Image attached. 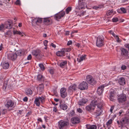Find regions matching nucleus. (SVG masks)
<instances>
[{"label": "nucleus", "instance_id": "1", "mask_svg": "<svg viewBox=\"0 0 129 129\" xmlns=\"http://www.w3.org/2000/svg\"><path fill=\"white\" fill-rule=\"evenodd\" d=\"M69 125V120L68 118L60 120L58 122V129H66Z\"/></svg>", "mask_w": 129, "mask_h": 129}, {"label": "nucleus", "instance_id": "2", "mask_svg": "<svg viewBox=\"0 0 129 129\" xmlns=\"http://www.w3.org/2000/svg\"><path fill=\"white\" fill-rule=\"evenodd\" d=\"M117 101L119 104L124 103L126 101L127 98L125 94L121 93L117 96Z\"/></svg>", "mask_w": 129, "mask_h": 129}, {"label": "nucleus", "instance_id": "3", "mask_svg": "<svg viewBox=\"0 0 129 129\" xmlns=\"http://www.w3.org/2000/svg\"><path fill=\"white\" fill-rule=\"evenodd\" d=\"M104 37L102 36H98L97 38L96 45L97 46L100 47L104 45Z\"/></svg>", "mask_w": 129, "mask_h": 129}, {"label": "nucleus", "instance_id": "4", "mask_svg": "<svg viewBox=\"0 0 129 129\" xmlns=\"http://www.w3.org/2000/svg\"><path fill=\"white\" fill-rule=\"evenodd\" d=\"M45 97L44 96H42L41 97H39L38 98H36L35 101V104L36 106L38 107H39L40 104V103H43L45 102Z\"/></svg>", "mask_w": 129, "mask_h": 129}, {"label": "nucleus", "instance_id": "5", "mask_svg": "<svg viewBox=\"0 0 129 129\" xmlns=\"http://www.w3.org/2000/svg\"><path fill=\"white\" fill-rule=\"evenodd\" d=\"M102 104L101 103H98V104H97V103H96V106H97V108L95 111V113L96 116H99L102 113Z\"/></svg>", "mask_w": 129, "mask_h": 129}, {"label": "nucleus", "instance_id": "6", "mask_svg": "<svg viewBox=\"0 0 129 129\" xmlns=\"http://www.w3.org/2000/svg\"><path fill=\"white\" fill-rule=\"evenodd\" d=\"M86 81L92 85L95 84L96 82L92 76L90 75H87L86 77Z\"/></svg>", "mask_w": 129, "mask_h": 129}, {"label": "nucleus", "instance_id": "7", "mask_svg": "<svg viewBox=\"0 0 129 129\" xmlns=\"http://www.w3.org/2000/svg\"><path fill=\"white\" fill-rule=\"evenodd\" d=\"M96 102L93 101L90 103V105L87 106L86 107V110L88 111L94 110L96 105Z\"/></svg>", "mask_w": 129, "mask_h": 129}, {"label": "nucleus", "instance_id": "8", "mask_svg": "<svg viewBox=\"0 0 129 129\" xmlns=\"http://www.w3.org/2000/svg\"><path fill=\"white\" fill-rule=\"evenodd\" d=\"M88 84L85 82L83 81L79 85L78 88L81 90L86 89L88 88Z\"/></svg>", "mask_w": 129, "mask_h": 129}, {"label": "nucleus", "instance_id": "9", "mask_svg": "<svg viewBox=\"0 0 129 129\" xmlns=\"http://www.w3.org/2000/svg\"><path fill=\"white\" fill-rule=\"evenodd\" d=\"M65 14L64 11H62L58 13L55 14L54 16V18L55 19L58 20L60 19L61 18L63 17Z\"/></svg>", "mask_w": 129, "mask_h": 129}, {"label": "nucleus", "instance_id": "10", "mask_svg": "<svg viewBox=\"0 0 129 129\" xmlns=\"http://www.w3.org/2000/svg\"><path fill=\"white\" fill-rule=\"evenodd\" d=\"M85 0H79L78 5L76 7V9L80 10L83 8L85 6Z\"/></svg>", "mask_w": 129, "mask_h": 129}, {"label": "nucleus", "instance_id": "11", "mask_svg": "<svg viewBox=\"0 0 129 129\" xmlns=\"http://www.w3.org/2000/svg\"><path fill=\"white\" fill-rule=\"evenodd\" d=\"M17 56L16 54L13 53H9L7 54V58L9 59L13 60L16 59Z\"/></svg>", "mask_w": 129, "mask_h": 129}, {"label": "nucleus", "instance_id": "12", "mask_svg": "<svg viewBox=\"0 0 129 129\" xmlns=\"http://www.w3.org/2000/svg\"><path fill=\"white\" fill-rule=\"evenodd\" d=\"M13 21L9 19L7 21H6L4 24L6 28L10 29L12 28V24Z\"/></svg>", "mask_w": 129, "mask_h": 129}, {"label": "nucleus", "instance_id": "13", "mask_svg": "<svg viewBox=\"0 0 129 129\" xmlns=\"http://www.w3.org/2000/svg\"><path fill=\"white\" fill-rule=\"evenodd\" d=\"M121 51V55L124 57H126V59H128V57H127L128 55V52L127 50L123 48H121L120 49Z\"/></svg>", "mask_w": 129, "mask_h": 129}, {"label": "nucleus", "instance_id": "14", "mask_svg": "<svg viewBox=\"0 0 129 129\" xmlns=\"http://www.w3.org/2000/svg\"><path fill=\"white\" fill-rule=\"evenodd\" d=\"M32 54L37 58H40L41 56V51L39 50H34L32 52Z\"/></svg>", "mask_w": 129, "mask_h": 129}, {"label": "nucleus", "instance_id": "15", "mask_svg": "<svg viewBox=\"0 0 129 129\" xmlns=\"http://www.w3.org/2000/svg\"><path fill=\"white\" fill-rule=\"evenodd\" d=\"M60 94L62 98H65L67 95L66 89L64 87L61 88L60 90Z\"/></svg>", "mask_w": 129, "mask_h": 129}, {"label": "nucleus", "instance_id": "16", "mask_svg": "<svg viewBox=\"0 0 129 129\" xmlns=\"http://www.w3.org/2000/svg\"><path fill=\"white\" fill-rule=\"evenodd\" d=\"M106 86V85L104 84L99 87L97 90V92L98 94L99 95L102 94L104 90V87Z\"/></svg>", "mask_w": 129, "mask_h": 129}, {"label": "nucleus", "instance_id": "17", "mask_svg": "<svg viewBox=\"0 0 129 129\" xmlns=\"http://www.w3.org/2000/svg\"><path fill=\"white\" fill-rule=\"evenodd\" d=\"M14 102L12 100H8L5 105V106L8 109L10 107H13L14 105Z\"/></svg>", "mask_w": 129, "mask_h": 129}, {"label": "nucleus", "instance_id": "18", "mask_svg": "<svg viewBox=\"0 0 129 129\" xmlns=\"http://www.w3.org/2000/svg\"><path fill=\"white\" fill-rule=\"evenodd\" d=\"M43 22L47 25H49L51 24L52 21L51 18H44Z\"/></svg>", "mask_w": 129, "mask_h": 129}, {"label": "nucleus", "instance_id": "19", "mask_svg": "<svg viewBox=\"0 0 129 129\" xmlns=\"http://www.w3.org/2000/svg\"><path fill=\"white\" fill-rule=\"evenodd\" d=\"M72 123L73 124H76L80 122L79 118L77 117H75L71 119Z\"/></svg>", "mask_w": 129, "mask_h": 129}, {"label": "nucleus", "instance_id": "20", "mask_svg": "<svg viewBox=\"0 0 129 129\" xmlns=\"http://www.w3.org/2000/svg\"><path fill=\"white\" fill-rule=\"evenodd\" d=\"M88 101L87 99H82L80 100L78 102V104L80 106H82L85 104Z\"/></svg>", "mask_w": 129, "mask_h": 129}, {"label": "nucleus", "instance_id": "21", "mask_svg": "<svg viewBox=\"0 0 129 129\" xmlns=\"http://www.w3.org/2000/svg\"><path fill=\"white\" fill-rule=\"evenodd\" d=\"M115 95L114 91H111L108 95V98L110 101H113L114 99Z\"/></svg>", "mask_w": 129, "mask_h": 129}, {"label": "nucleus", "instance_id": "22", "mask_svg": "<svg viewBox=\"0 0 129 129\" xmlns=\"http://www.w3.org/2000/svg\"><path fill=\"white\" fill-rule=\"evenodd\" d=\"M56 55L58 56H64L65 55V52L63 51V49L60 51H58L56 53Z\"/></svg>", "mask_w": 129, "mask_h": 129}, {"label": "nucleus", "instance_id": "23", "mask_svg": "<svg viewBox=\"0 0 129 129\" xmlns=\"http://www.w3.org/2000/svg\"><path fill=\"white\" fill-rule=\"evenodd\" d=\"M13 32L14 35L18 34L21 35L22 37L24 35H25V36H26L25 33L23 32H21L19 31L15 30H14Z\"/></svg>", "mask_w": 129, "mask_h": 129}, {"label": "nucleus", "instance_id": "24", "mask_svg": "<svg viewBox=\"0 0 129 129\" xmlns=\"http://www.w3.org/2000/svg\"><path fill=\"white\" fill-rule=\"evenodd\" d=\"M118 82L119 84L121 85H123L125 84V81L124 78L123 77H121L118 79Z\"/></svg>", "mask_w": 129, "mask_h": 129}, {"label": "nucleus", "instance_id": "25", "mask_svg": "<svg viewBox=\"0 0 129 129\" xmlns=\"http://www.w3.org/2000/svg\"><path fill=\"white\" fill-rule=\"evenodd\" d=\"M87 129H96L97 126L96 125H86Z\"/></svg>", "mask_w": 129, "mask_h": 129}, {"label": "nucleus", "instance_id": "26", "mask_svg": "<svg viewBox=\"0 0 129 129\" xmlns=\"http://www.w3.org/2000/svg\"><path fill=\"white\" fill-rule=\"evenodd\" d=\"M59 107L60 109L63 110H66L68 108L67 105L64 104H61L60 103L59 105Z\"/></svg>", "mask_w": 129, "mask_h": 129}, {"label": "nucleus", "instance_id": "27", "mask_svg": "<svg viewBox=\"0 0 129 129\" xmlns=\"http://www.w3.org/2000/svg\"><path fill=\"white\" fill-rule=\"evenodd\" d=\"M2 64L4 69H7L9 67V63L7 62H3Z\"/></svg>", "mask_w": 129, "mask_h": 129}, {"label": "nucleus", "instance_id": "28", "mask_svg": "<svg viewBox=\"0 0 129 129\" xmlns=\"http://www.w3.org/2000/svg\"><path fill=\"white\" fill-rule=\"evenodd\" d=\"M128 122V119H127L126 117H125L124 119H123L122 121H120V124L121 125H123L127 123Z\"/></svg>", "mask_w": 129, "mask_h": 129}, {"label": "nucleus", "instance_id": "29", "mask_svg": "<svg viewBox=\"0 0 129 129\" xmlns=\"http://www.w3.org/2000/svg\"><path fill=\"white\" fill-rule=\"evenodd\" d=\"M44 89V87L43 84H40L37 87V90L38 91L40 92H42Z\"/></svg>", "mask_w": 129, "mask_h": 129}, {"label": "nucleus", "instance_id": "30", "mask_svg": "<svg viewBox=\"0 0 129 129\" xmlns=\"http://www.w3.org/2000/svg\"><path fill=\"white\" fill-rule=\"evenodd\" d=\"M86 56L85 55H82V56L80 57L79 58H77V61L78 62H80L83 60H84L86 59Z\"/></svg>", "mask_w": 129, "mask_h": 129}, {"label": "nucleus", "instance_id": "31", "mask_svg": "<svg viewBox=\"0 0 129 129\" xmlns=\"http://www.w3.org/2000/svg\"><path fill=\"white\" fill-rule=\"evenodd\" d=\"M67 61H62L60 63L59 66L61 68H63L67 65Z\"/></svg>", "mask_w": 129, "mask_h": 129}, {"label": "nucleus", "instance_id": "32", "mask_svg": "<svg viewBox=\"0 0 129 129\" xmlns=\"http://www.w3.org/2000/svg\"><path fill=\"white\" fill-rule=\"evenodd\" d=\"M118 13H126V9L124 8H120V9H119L117 10Z\"/></svg>", "mask_w": 129, "mask_h": 129}, {"label": "nucleus", "instance_id": "33", "mask_svg": "<svg viewBox=\"0 0 129 129\" xmlns=\"http://www.w3.org/2000/svg\"><path fill=\"white\" fill-rule=\"evenodd\" d=\"M17 55L19 56H22L24 54V52L23 50H18L17 52Z\"/></svg>", "mask_w": 129, "mask_h": 129}, {"label": "nucleus", "instance_id": "34", "mask_svg": "<svg viewBox=\"0 0 129 129\" xmlns=\"http://www.w3.org/2000/svg\"><path fill=\"white\" fill-rule=\"evenodd\" d=\"M77 87L76 85L74 84L70 86L69 87V89L71 90H75L76 89Z\"/></svg>", "mask_w": 129, "mask_h": 129}, {"label": "nucleus", "instance_id": "35", "mask_svg": "<svg viewBox=\"0 0 129 129\" xmlns=\"http://www.w3.org/2000/svg\"><path fill=\"white\" fill-rule=\"evenodd\" d=\"M26 92L27 95H30L32 94V91L30 89H27L26 90Z\"/></svg>", "mask_w": 129, "mask_h": 129}, {"label": "nucleus", "instance_id": "36", "mask_svg": "<svg viewBox=\"0 0 129 129\" xmlns=\"http://www.w3.org/2000/svg\"><path fill=\"white\" fill-rule=\"evenodd\" d=\"M44 77L43 76L40 74L38 75L37 76V79L39 81H42L44 80Z\"/></svg>", "mask_w": 129, "mask_h": 129}, {"label": "nucleus", "instance_id": "37", "mask_svg": "<svg viewBox=\"0 0 129 129\" xmlns=\"http://www.w3.org/2000/svg\"><path fill=\"white\" fill-rule=\"evenodd\" d=\"M37 25H38L39 23H41L42 22V18H36Z\"/></svg>", "mask_w": 129, "mask_h": 129}, {"label": "nucleus", "instance_id": "38", "mask_svg": "<svg viewBox=\"0 0 129 129\" xmlns=\"http://www.w3.org/2000/svg\"><path fill=\"white\" fill-rule=\"evenodd\" d=\"M72 8L71 7H68L66 10V12L67 14H68L71 11Z\"/></svg>", "mask_w": 129, "mask_h": 129}, {"label": "nucleus", "instance_id": "39", "mask_svg": "<svg viewBox=\"0 0 129 129\" xmlns=\"http://www.w3.org/2000/svg\"><path fill=\"white\" fill-rule=\"evenodd\" d=\"M112 120L111 119H109L107 122L106 125L108 127L112 123Z\"/></svg>", "mask_w": 129, "mask_h": 129}, {"label": "nucleus", "instance_id": "40", "mask_svg": "<svg viewBox=\"0 0 129 129\" xmlns=\"http://www.w3.org/2000/svg\"><path fill=\"white\" fill-rule=\"evenodd\" d=\"M113 12V11L112 10H109L107 12L106 14L107 16H109L111 15Z\"/></svg>", "mask_w": 129, "mask_h": 129}, {"label": "nucleus", "instance_id": "41", "mask_svg": "<svg viewBox=\"0 0 129 129\" xmlns=\"http://www.w3.org/2000/svg\"><path fill=\"white\" fill-rule=\"evenodd\" d=\"M48 71L51 74H53L54 72V69L52 68H50L49 69Z\"/></svg>", "mask_w": 129, "mask_h": 129}, {"label": "nucleus", "instance_id": "42", "mask_svg": "<svg viewBox=\"0 0 129 129\" xmlns=\"http://www.w3.org/2000/svg\"><path fill=\"white\" fill-rule=\"evenodd\" d=\"M36 18H34L32 20V24L33 25L34 24H36L37 25Z\"/></svg>", "mask_w": 129, "mask_h": 129}, {"label": "nucleus", "instance_id": "43", "mask_svg": "<svg viewBox=\"0 0 129 129\" xmlns=\"http://www.w3.org/2000/svg\"><path fill=\"white\" fill-rule=\"evenodd\" d=\"M39 66L42 70L43 71L45 69V67L43 64L42 63L39 64Z\"/></svg>", "mask_w": 129, "mask_h": 129}, {"label": "nucleus", "instance_id": "44", "mask_svg": "<svg viewBox=\"0 0 129 129\" xmlns=\"http://www.w3.org/2000/svg\"><path fill=\"white\" fill-rule=\"evenodd\" d=\"M85 13V12L84 11H83L82 12H81L80 13H78L77 15L81 17L83 15H84V14Z\"/></svg>", "mask_w": 129, "mask_h": 129}, {"label": "nucleus", "instance_id": "45", "mask_svg": "<svg viewBox=\"0 0 129 129\" xmlns=\"http://www.w3.org/2000/svg\"><path fill=\"white\" fill-rule=\"evenodd\" d=\"M75 114V112L73 110L69 112V115L70 116H73Z\"/></svg>", "mask_w": 129, "mask_h": 129}, {"label": "nucleus", "instance_id": "46", "mask_svg": "<svg viewBox=\"0 0 129 129\" xmlns=\"http://www.w3.org/2000/svg\"><path fill=\"white\" fill-rule=\"evenodd\" d=\"M63 49V51H64L65 52H70V51L71 50V49L70 48H64Z\"/></svg>", "mask_w": 129, "mask_h": 129}, {"label": "nucleus", "instance_id": "47", "mask_svg": "<svg viewBox=\"0 0 129 129\" xmlns=\"http://www.w3.org/2000/svg\"><path fill=\"white\" fill-rule=\"evenodd\" d=\"M5 25L2 24L0 25V31H2L3 30L4 28Z\"/></svg>", "mask_w": 129, "mask_h": 129}, {"label": "nucleus", "instance_id": "48", "mask_svg": "<svg viewBox=\"0 0 129 129\" xmlns=\"http://www.w3.org/2000/svg\"><path fill=\"white\" fill-rule=\"evenodd\" d=\"M115 38L117 42H121V40H120L119 39V37H118L117 35L116 36Z\"/></svg>", "mask_w": 129, "mask_h": 129}, {"label": "nucleus", "instance_id": "49", "mask_svg": "<svg viewBox=\"0 0 129 129\" xmlns=\"http://www.w3.org/2000/svg\"><path fill=\"white\" fill-rule=\"evenodd\" d=\"M118 20V19L116 17L115 18H113L112 19V21L113 22H116Z\"/></svg>", "mask_w": 129, "mask_h": 129}, {"label": "nucleus", "instance_id": "50", "mask_svg": "<svg viewBox=\"0 0 129 129\" xmlns=\"http://www.w3.org/2000/svg\"><path fill=\"white\" fill-rule=\"evenodd\" d=\"M48 42V41L47 40H45L43 42V43L44 44V45L45 46H47V43Z\"/></svg>", "mask_w": 129, "mask_h": 129}, {"label": "nucleus", "instance_id": "51", "mask_svg": "<svg viewBox=\"0 0 129 129\" xmlns=\"http://www.w3.org/2000/svg\"><path fill=\"white\" fill-rule=\"evenodd\" d=\"M77 112L80 113H81L82 112V110L80 108H77Z\"/></svg>", "mask_w": 129, "mask_h": 129}, {"label": "nucleus", "instance_id": "52", "mask_svg": "<svg viewBox=\"0 0 129 129\" xmlns=\"http://www.w3.org/2000/svg\"><path fill=\"white\" fill-rule=\"evenodd\" d=\"M15 4L16 5H20V1L19 0H17L15 2Z\"/></svg>", "mask_w": 129, "mask_h": 129}, {"label": "nucleus", "instance_id": "53", "mask_svg": "<svg viewBox=\"0 0 129 129\" xmlns=\"http://www.w3.org/2000/svg\"><path fill=\"white\" fill-rule=\"evenodd\" d=\"M53 110L55 112H57V111L58 110L56 107L55 106V107H54L53 108Z\"/></svg>", "mask_w": 129, "mask_h": 129}, {"label": "nucleus", "instance_id": "54", "mask_svg": "<svg viewBox=\"0 0 129 129\" xmlns=\"http://www.w3.org/2000/svg\"><path fill=\"white\" fill-rule=\"evenodd\" d=\"M7 112L6 110V109H3L2 111V113L3 114H4Z\"/></svg>", "mask_w": 129, "mask_h": 129}, {"label": "nucleus", "instance_id": "55", "mask_svg": "<svg viewBox=\"0 0 129 129\" xmlns=\"http://www.w3.org/2000/svg\"><path fill=\"white\" fill-rule=\"evenodd\" d=\"M121 69L122 70H124L126 68V67L125 65H122L121 67Z\"/></svg>", "mask_w": 129, "mask_h": 129}, {"label": "nucleus", "instance_id": "56", "mask_svg": "<svg viewBox=\"0 0 129 129\" xmlns=\"http://www.w3.org/2000/svg\"><path fill=\"white\" fill-rule=\"evenodd\" d=\"M32 58L31 55L30 54H29L27 57V59L28 60H30Z\"/></svg>", "mask_w": 129, "mask_h": 129}, {"label": "nucleus", "instance_id": "57", "mask_svg": "<svg viewBox=\"0 0 129 129\" xmlns=\"http://www.w3.org/2000/svg\"><path fill=\"white\" fill-rule=\"evenodd\" d=\"M28 98L27 97H25L23 99V100L24 102H26L27 101Z\"/></svg>", "mask_w": 129, "mask_h": 129}, {"label": "nucleus", "instance_id": "58", "mask_svg": "<svg viewBox=\"0 0 129 129\" xmlns=\"http://www.w3.org/2000/svg\"><path fill=\"white\" fill-rule=\"evenodd\" d=\"M32 112L31 111H29L28 112L26 116L28 117L31 114Z\"/></svg>", "mask_w": 129, "mask_h": 129}, {"label": "nucleus", "instance_id": "59", "mask_svg": "<svg viewBox=\"0 0 129 129\" xmlns=\"http://www.w3.org/2000/svg\"><path fill=\"white\" fill-rule=\"evenodd\" d=\"M72 41H68L67 45H71L72 44Z\"/></svg>", "mask_w": 129, "mask_h": 129}, {"label": "nucleus", "instance_id": "60", "mask_svg": "<svg viewBox=\"0 0 129 129\" xmlns=\"http://www.w3.org/2000/svg\"><path fill=\"white\" fill-rule=\"evenodd\" d=\"M124 46L126 48H128L129 50V43L126 44L124 45Z\"/></svg>", "mask_w": 129, "mask_h": 129}, {"label": "nucleus", "instance_id": "61", "mask_svg": "<svg viewBox=\"0 0 129 129\" xmlns=\"http://www.w3.org/2000/svg\"><path fill=\"white\" fill-rule=\"evenodd\" d=\"M110 32H112V35L115 38L116 36L117 35H116L112 31H110Z\"/></svg>", "mask_w": 129, "mask_h": 129}, {"label": "nucleus", "instance_id": "62", "mask_svg": "<svg viewBox=\"0 0 129 129\" xmlns=\"http://www.w3.org/2000/svg\"><path fill=\"white\" fill-rule=\"evenodd\" d=\"M51 46H52V47L55 48L56 47V45L54 44L53 43H51Z\"/></svg>", "mask_w": 129, "mask_h": 129}, {"label": "nucleus", "instance_id": "63", "mask_svg": "<svg viewBox=\"0 0 129 129\" xmlns=\"http://www.w3.org/2000/svg\"><path fill=\"white\" fill-rule=\"evenodd\" d=\"M37 120L38 121L40 122H43V121L41 118H39Z\"/></svg>", "mask_w": 129, "mask_h": 129}, {"label": "nucleus", "instance_id": "64", "mask_svg": "<svg viewBox=\"0 0 129 129\" xmlns=\"http://www.w3.org/2000/svg\"><path fill=\"white\" fill-rule=\"evenodd\" d=\"M114 108V107L113 106L111 107L110 109V111L111 112H112Z\"/></svg>", "mask_w": 129, "mask_h": 129}]
</instances>
